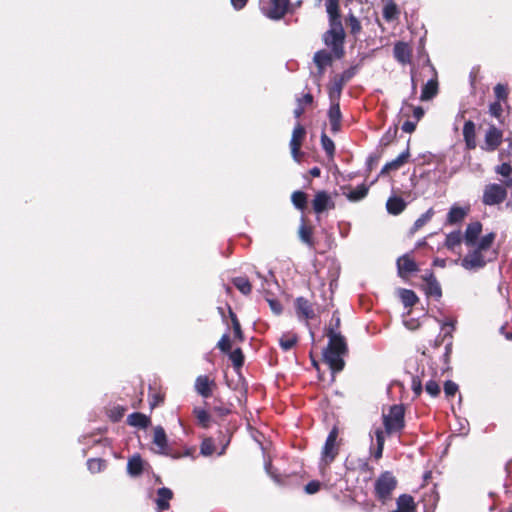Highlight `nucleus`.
I'll return each mask as SVG.
<instances>
[{
    "label": "nucleus",
    "mask_w": 512,
    "mask_h": 512,
    "mask_svg": "<svg viewBox=\"0 0 512 512\" xmlns=\"http://www.w3.org/2000/svg\"><path fill=\"white\" fill-rule=\"evenodd\" d=\"M327 336L329 338L328 346L323 352L325 363L329 366L332 374L343 370L345 366L344 356L348 352L345 338L330 328Z\"/></svg>",
    "instance_id": "f257e3e1"
},
{
    "label": "nucleus",
    "mask_w": 512,
    "mask_h": 512,
    "mask_svg": "<svg viewBox=\"0 0 512 512\" xmlns=\"http://www.w3.org/2000/svg\"><path fill=\"white\" fill-rule=\"evenodd\" d=\"M497 251L492 250L489 252V256L483 251L474 248L469 251L464 258L461 260V266L469 271H476L486 266L487 263L492 262L497 257Z\"/></svg>",
    "instance_id": "f03ea898"
},
{
    "label": "nucleus",
    "mask_w": 512,
    "mask_h": 512,
    "mask_svg": "<svg viewBox=\"0 0 512 512\" xmlns=\"http://www.w3.org/2000/svg\"><path fill=\"white\" fill-rule=\"evenodd\" d=\"M330 29L324 34L325 44L331 47L334 56L338 59L344 56V30L341 21L330 24Z\"/></svg>",
    "instance_id": "7ed1b4c3"
},
{
    "label": "nucleus",
    "mask_w": 512,
    "mask_h": 512,
    "mask_svg": "<svg viewBox=\"0 0 512 512\" xmlns=\"http://www.w3.org/2000/svg\"><path fill=\"white\" fill-rule=\"evenodd\" d=\"M356 73L357 67L352 66L344 70L340 75L333 77L328 91L331 102L339 101L344 85L349 82Z\"/></svg>",
    "instance_id": "20e7f679"
},
{
    "label": "nucleus",
    "mask_w": 512,
    "mask_h": 512,
    "mask_svg": "<svg viewBox=\"0 0 512 512\" xmlns=\"http://www.w3.org/2000/svg\"><path fill=\"white\" fill-rule=\"evenodd\" d=\"M383 424L385 432L392 434L404 427V409L401 405L390 407L389 413L383 415Z\"/></svg>",
    "instance_id": "39448f33"
},
{
    "label": "nucleus",
    "mask_w": 512,
    "mask_h": 512,
    "mask_svg": "<svg viewBox=\"0 0 512 512\" xmlns=\"http://www.w3.org/2000/svg\"><path fill=\"white\" fill-rule=\"evenodd\" d=\"M397 481L390 472L382 473L375 481L376 496L383 502L390 498L392 491L395 489Z\"/></svg>",
    "instance_id": "423d86ee"
},
{
    "label": "nucleus",
    "mask_w": 512,
    "mask_h": 512,
    "mask_svg": "<svg viewBox=\"0 0 512 512\" xmlns=\"http://www.w3.org/2000/svg\"><path fill=\"white\" fill-rule=\"evenodd\" d=\"M506 196V186L493 183L485 187L482 200L485 205L493 206L502 203Z\"/></svg>",
    "instance_id": "0eeeda50"
},
{
    "label": "nucleus",
    "mask_w": 512,
    "mask_h": 512,
    "mask_svg": "<svg viewBox=\"0 0 512 512\" xmlns=\"http://www.w3.org/2000/svg\"><path fill=\"white\" fill-rule=\"evenodd\" d=\"M338 437V429L334 427L328 434L325 444L322 448L321 460L325 465L330 464L338 454L336 440Z\"/></svg>",
    "instance_id": "6e6552de"
},
{
    "label": "nucleus",
    "mask_w": 512,
    "mask_h": 512,
    "mask_svg": "<svg viewBox=\"0 0 512 512\" xmlns=\"http://www.w3.org/2000/svg\"><path fill=\"white\" fill-rule=\"evenodd\" d=\"M289 0H270V7L262 8L263 14L272 20H280L287 12Z\"/></svg>",
    "instance_id": "1a4fd4ad"
},
{
    "label": "nucleus",
    "mask_w": 512,
    "mask_h": 512,
    "mask_svg": "<svg viewBox=\"0 0 512 512\" xmlns=\"http://www.w3.org/2000/svg\"><path fill=\"white\" fill-rule=\"evenodd\" d=\"M427 65L430 71L433 73V77L429 79L426 84L423 86L421 91L420 100L428 101L434 98L438 93V80L435 68L430 64V61L427 60Z\"/></svg>",
    "instance_id": "9d476101"
},
{
    "label": "nucleus",
    "mask_w": 512,
    "mask_h": 512,
    "mask_svg": "<svg viewBox=\"0 0 512 512\" xmlns=\"http://www.w3.org/2000/svg\"><path fill=\"white\" fill-rule=\"evenodd\" d=\"M305 133L306 132H305L304 127L300 123H297L293 129L292 137L290 140L291 154H292L293 159L296 162L300 161V148H301L302 139L304 138Z\"/></svg>",
    "instance_id": "9b49d317"
},
{
    "label": "nucleus",
    "mask_w": 512,
    "mask_h": 512,
    "mask_svg": "<svg viewBox=\"0 0 512 512\" xmlns=\"http://www.w3.org/2000/svg\"><path fill=\"white\" fill-rule=\"evenodd\" d=\"M502 137L503 134L501 130L495 126H490L485 133L484 145L482 146V149L489 152L496 150L502 142Z\"/></svg>",
    "instance_id": "f8f14e48"
},
{
    "label": "nucleus",
    "mask_w": 512,
    "mask_h": 512,
    "mask_svg": "<svg viewBox=\"0 0 512 512\" xmlns=\"http://www.w3.org/2000/svg\"><path fill=\"white\" fill-rule=\"evenodd\" d=\"M422 279L425 282L424 290L426 295L439 300L442 297V289L434 274L427 272L422 276Z\"/></svg>",
    "instance_id": "ddd939ff"
},
{
    "label": "nucleus",
    "mask_w": 512,
    "mask_h": 512,
    "mask_svg": "<svg viewBox=\"0 0 512 512\" xmlns=\"http://www.w3.org/2000/svg\"><path fill=\"white\" fill-rule=\"evenodd\" d=\"M312 207L315 213L320 214L327 209L333 208L334 202L326 191H319L315 194Z\"/></svg>",
    "instance_id": "4468645a"
},
{
    "label": "nucleus",
    "mask_w": 512,
    "mask_h": 512,
    "mask_svg": "<svg viewBox=\"0 0 512 512\" xmlns=\"http://www.w3.org/2000/svg\"><path fill=\"white\" fill-rule=\"evenodd\" d=\"M470 211V206H458L457 204H454L449 209V212L447 213L446 218V224L454 225L457 223H460L464 220V218L467 216V214Z\"/></svg>",
    "instance_id": "2eb2a0df"
},
{
    "label": "nucleus",
    "mask_w": 512,
    "mask_h": 512,
    "mask_svg": "<svg viewBox=\"0 0 512 512\" xmlns=\"http://www.w3.org/2000/svg\"><path fill=\"white\" fill-rule=\"evenodd\" d=\"M153 444L157 447L155 450L157 453L162 455L168 454V439L166 432L162 426H156L153 433Z\"/></svg>",
    "instance_id": "dca6fc26"
},
{
    "label": "nucleus",
    "mask_w": 512,
    "mask_h": 512,
    "mask_svg": "<svg viewBox=\"0 0 512 512\" xmlns=\"http://www.w3.org/2000/svg\"><path fill=\"white\" fill-rule=\"evenodd\" d=\"M481 232L482 224L479 221L469 223L464 232L465 244L469 247H474Z\"/></svg>",
    "instance_id": "f3484780"
},
{
    "label": "nucleus",
    "mask_w": 512,
    "mask_h": 512,
    "mask_svg": "<svg viewBox=\"0 0 512 512\" xmlns=\"http://www.w3.org/2000/svg\"><path fill=\"white\" fill-rule=\"evenodd\" d=\"M332 55L326 50H319L314 54L313 62L318 68V75L324 74L325 68L332 64Z\"/></svg>",
    "instance_id": "a211bd4d"
},
{
    "label": "nucleus",
    "mask_w": 512,
    "mask_h": 512,
    "mask_svg": "<svg viewBox=\"0 0 512 512\" xmlns=\"http://www.w3.org/2000/svg\"><path fill=\"white\" fill-rule=\"evenodd\" d=\"M329 122L331 125V131L336 133L340 130L341 127V111L339 106V101L331 102V106L328 111Z\"/></svg>",
    "instance_id": "6ab92c4d"
},
{
    "label": "nucleus",
    "mask_w": 512,
    "mask_h": 512,
    "mask_svg": "<svg viewBox=\"0 0 512 512\" xmlns=\"http://www.w3.org/2000/svg\"><path fill=\"white\" fill-rule=\"evenodd\" d=\"M393 52H394V57L398 62H400L402 64L410 63L412 51L407 43H405V42L396 43L394 46Z\"/></svg>",
    "instance_id": "aec40b11"
},
{
    "label": "nucleus",
    "mask_w": 512,
    "mask_h": 512,
    "mask_svg": "<svg viewBox=\"0 0 512 512\" xmlns=\"http://www.w3.org/2000/svg\"><path fill=\"white\" fill-rule=\"evenodd\" d=\"M397 268L400 276L418 271L417 264L407 254L398 258Z\"/></svg>",
    "instance_id": "412c9836"
},
{
    "label": "nucleus",
    "mask_w": 512,
    "mask_h": 512,
    "mask_svg": "<svg viewBox=\"0 0 512 512\" xmlns=\"http://www.w3.org/2000/svg\"><path fill=\"white\" fill-rule=\"evenodd\" d=\"M214 384L213 381L209 380V378L205 375H200L196 378L195 381V390L199 395L204 398H208L212 394L211 386Z\"/></svg>",
    "instance_id": "4be33fe9"
},
{
    "label": "nucleus",
    "mask_w": 512,
    "mask_h": 512,
    "mask_svg": "<svg viewBox=\"0 0 512 512\" xmlns=\"http://www.w3.org/2000/svg\"><path fill=\"white\" fill-rule=\"evenodd\" d=\"M410 156L409 148L403 151L396 159L386 163L380 171V175L386 174L391 170H398L408 160Z\"/></svg>",
    "instance_id": "5701e85b"
},
{
    "label": "nucleus",
    "mask_w": 512,
    "mask_h": 512,
    "mask_svg": "<svg viewBox=\"0 0 512 512\" xmlns=\"http://www.w3.org/2000/svg\"><path fill=\"white\" fill-rule=\"evenodd\" d=\"M295 304L298 315L304 317L306 320L312 319L314 317L315 314L313 307L307 299L298 297L295 301Z\"/></svg>",
    "instance_id": "b1692460"
},
{
    "label": "nucleus",
    "mask_w": 512,
    "mask_h": 512,
    "mask_svg": "<svg viewBox=\"0 0 512 512\" xmlns=\"http://www.w3.org/2000/svg\"><path fill=\"white\" fill-rule=\"evenodd\" d=\"M463 137L466 147L469 150L474 149L476 147L475 124L473 121L468 120L465 122L463 127Z\"/></svg>",
    "instance_id": "393cba45"
},
{
    "label": "nucleus",
    "mask_w": 512,
    "mask_h": 512,
    "mask_svg": "<svg viewBox=\"0 0 512 512\" xmlns=\"http://www.w3.org/2000/svg\"><path fill=\"white\" fill-rule=\"evenodd\" d=\"M172 497L173 492L169 488L162 487L158 489L156 504L160 512L169 508V501L172 499Z\"/></svg>",
    "instance_id": "a878e982"
},
{
    "label": "nucleus",
    "mask_w": 512,
    "mask_h": 512,
    "mask_svg": "<svg viewBox=\"0 0 512 512\" xmlns=\"http://www.w3.org/2000/svg\"><path fill=\"white\" fill-rule=\"evenodd\" d=\"M392 512H415V504L412 496L403 494L397 499V509Z\"/></svg>",
    "instance_id": "bb28decb"
},
{
    "label": "nucleus",
    "mask_w": 512,
    "mask_h": 512,
    "mask_svg": "<svg viewBox=\"0 0 512 512\" xmlns=\"http://www.w3.org/2000/svg\"><path fill=\"white\" fill-rule=\"evenodd\" d=\"M143 471V461L139 455L132 456L127 463V472L130 476H139Z\"/></svg>",
    "instance_id": "cd10ccee"
},
{
    "label": "nucleus",
    "mask_w": 512,
    "mask_h": 512,
    "mask_svg": "<svg viewBox=\"0 0 512 512\" xmlns=\"http://www.w3.org/2000/svg\"><path fill=\"white\" fill-rule=\"evenodd\" d=\"M127 423L133 427L146 428L150 424V418L142 413L134 412L128 416Z\"/></svg>",
    "instance_id": "c85d7f7f"
},
{
    "label": "nucleus",
    "mask_w": 512,
    "mask_h": 512,
    "mask_svg": "<svg viewBox=\"0 0 512 512\" xmlns=\"http://www.w3.org/2000/svg\"><path fill=\"white\" fill-rule=\"evenodd\" d=\"M406 207V203L400 197H390L386 202L387 211L390 214L398 215L400 214Z\"/></svg>",
    "instance_id": "c756f323"
},
{
    "label": "nucleus",
    "mask_w": 512,
    "mask_h": 512,
    "mask_svg": "<svg viewBox=\"0 0 512 512\" xmlns=\"http://www.w3.org/2000/svg\"><path fill=\"white\" fill-rule=\"evenodd\" d=\"M462 240H464V236H462L460 230L450 232L446 235L445 246L449 250L453 251L457 246L461 244Z\"/></svg>",
    "instance_id": "7c9ffc66"
},
{
    "label": "nucleus",
    "mask_w": 512,
    "mask_h": 512,
    "mask_svg": "<svg viewBox=\"0 0 512 512\" xmlns=\"http://www.w3.org/2000/svg\"><path fill=\"white\" fill-rule=\"evenodd\" d=\"M298 342V336L295 333H284L279 339V345L283 351H288Z\"/></svg>",
    "instance_id": "2f4dec72"
},
{
    "label": "nucleus",
    "mask_w": 512,
    "mask_h": 512,
    "mask_svg": "<svg viewBox=\"0 0 512 512\" xmlns=\"http://www.w3.org/2000/svg\"><path fill=\"white\" fill-rule=\"evenodd\" d=\"M375 440H376V449L373 452V456L376 460L380 459L382 457L384 443H385V436L384 431L381 428H377L374 431Z\"/></svg>",
    "instance_id": "473e14b6"
},
{
    "label": "nucleus",
    "mask_w": 512,
    "mask_h": 512,
    "mask_svg": "<svg viewBox=\"0 0 512 512\" xmlns=\"http://www.w3.org/2000/svg\"><path fill=\"white\" fill-rule=\"evenodd\" d=\"M495 233L491 232L486 235H484L479 242H476L475 248L479 249L480 251H483L486 254H489V248L493 244L495 240Z\"/></svg>",
    "instance_id": "72a5a7b5"
},
{
    "label": "nucleus",
    "mask_w": 512,
    "mask_h": 512,
    "mask_svg": "<svg viewBox=\"0 0 512 512\" xmlns=\"http://www.w3.org/2000/svg\"><path fill=\"white\" fill-rule=\"evenodd\" d=\"M326 11L330 18V24L340 21L338 12V0H326Z\"/></svg>",
    "instance_id": "f704fd0d"
},
{
    "label": "nucleus",
    "mask_w": 512,
    "mask_h": 512,
    "mask_svg": "<svg viewBox=\"0 0 512 512\" xmlns=\"http://www.w3.org/2000/svg\"><path fill=\"white\" fill-rule=\"evenodd\" d=\"M399 15V10L397 5L393 2V0H388L383 8V17L386 21H392L396 19Z\"/></svg>",
    "instance_id": "c9c22d12"
},
{
    "label": "nucleus",
    "mask_w": 512,
    "mask_h": 512,
    "mask_svg": "<svg viewBox=\"0 0 512 512\" xmlns=\"http://www.w3.org/2000/svg\"><path fill=\"white\" fill-rule=\"evenodd\" d=\"M400 298L405 307H412L418 301V297L415 292L409 289H401Z\"/></svg>",
    "instance_id": "e433bc0d"
},
{
    "label": "nucleus",
    "mask_w": 512,
    "mask_h": 512,
    "mask_svg": "<svg viewBox=\"0 0 512 512\" xmlns=\"http://www.w3.org/2000/svg\"><path fill=\"white\" fill-rule=\"evenodd\" d=\"M368 193V187L365 184H361L357 186L355 189L349 191L347 194V198L350 201H360L362 200Z\"/></svg>",
    "instance_id": "4c0bfd02"
},
{
    "label": "nucleus",
    "mask_w": 512,
    "mask_h": 512,
    "mask_svg": "<svg viewBox=\"0 0 512 512\" xmlns=\"http://www.w3.org/2000/svg\"><path fill=\"white\" fill-rule=\"evenodd\" d=\"M291 201L297 209L304 210L307 205V196L303 191H294L291 196Z\"/></svg>",
    "instance_id": "58836bf2"
},
{
    "label": "nucleus",
    "mask_w": 512,
    "mask_h": 512,
    "mask_svg": "<svg viewBox=\"0 0 512 512\" xmlns=\"http://www.w3.org/2000/svg\"><path fill=\"white\" fill-rule=\"evenodd\" d=\"M512 172V167L509 163H502L501 165L496 167V173L506 178L504 181V185L506 187L512 186V178H510V174Z\"/></svg>",
    "instance_id": "ea45409f"
},
{
    "label": "nucleus",
    "mask_w": 512,
    "mask_h": 512,
    "mask_svg": "<svg viewBox=\"0 0 512 512\" xmlns=\"http://www.w3.org/2000/svg\"><path fill=\"white\" fill-rule=\"evenodd\" d=\"M235 287L244 295H248L251 292L252 286L248 278L236 277L233 279Z\"/></svg>",
    "instance_id": "a19ab883"
},
{
    "label": "nucleus",
    "mask_w": 512,
    "mask_h": 512,
    "mask_svg": "<svg viewBox=\"0 0 512 512\" xmlns=\"http://www.w3.org/2000/svg\"><path fill=\"white\" fill-rule=\"evenodd\" d=\"M434 210L429 208L425 213H423L413 224L412 232H415L422 228L425 224H427L433 217Z\"/></svg>",
    "instance_id": "79ce46f5"
},
{
    "label": "nucleus",
    "mask_w": 512,
    "mask_h": 512,
    "mask_svg": "<svg viewBox=\"0 0 512 512\" xmlns=\"http://www.w3.org/2000/svg\"><path fill=\"white\" fill-rule=\"evenodd\" d=\"M105 466V461L100 458H92L87 461V468L91 473H99Z\"/></svg>",
    "instance_id": "37998d69"
},
{
    "label": "nucleus",
    "mask_w": 512,
    "mask_h": 512,
    "mask_svg": "<svg viewBox=\"0 0 512 512\" xmlns=\"http://www.w3.org/2000/svg\"><path fill=\"white\" fill-rule=\"evenodd\" d=\"M321 145L326 154L332 158L335 153V145L332 139H330L325 133L321 135Z\"/></svg>",
    "instance_id": "c03bdc74"
},
{
    "label": "nucleus",
    "mask_w": 512,
    "mask_h": 512,
    "mask_svg": "<svg viewBox=\"0 0 512 512\" xmlns=\"http://www.w3.org/2000/svg\"><path fill=\"white\" fill-rule=\"evenodd\" d=\"M194 414L202 427H208L210 422V415L205 409L196 407L194 409Z\"/></svg>",
    "instance_id": "a18cd8bd"
},
{
    "label": "nucleus",
    "mask_w": 512,
    "mask_h": 512,
    "mask_svg": "<svg viewBox=\"0 0 512 512\" xmlns=\"http://www.w3.org/2000/svg\"><path fill=\"white\" fill-rule=\"evenodd\" d=\"M229 357L235 368H240L244 363V355L240 348L235 349L234 351L229 352Z\"/></svg>",
    "instance_id": "49530a36"
},
{
    "label": "nucleus",
    "mask_w": 512,
    "mask_h": 512,
    "mask_svg": "<svg viewBox=\"0 0 512 512\" xmlns=\"http://www.w3.org/2000/svg\"><path fill=\"white\" fill-rule=\"evenodd\" d=\"M398 132L397 127H391L387 130V132L381 137L380 144L383 146L389 145L393 139L396 137Z\"/></svg>",
    "instance_id": "de8ad7c7"
},
{
    "label": "nucleus",
    "mask_w": 512,
    "mask_h": 512,
    "mask_svg": "<svg viewBox=\"0 0 512 512\" xmlns=\"http://www.w3.org/2000/svg\"><path fill=\"white\" fill-rule=\"evenodd\" d=\"M229 313H230V317H231V321H232L234 336H235V338L239 339V341H242L243 333L241 330V325L237 319V316L231 310L229 311Z\"/></svg>",
    "instance_id": "09e8293b"
},
{
    "label": "nucleus",
    "mask_w": 512,
    "mask_h": 512,
    "mask_svg": "<svg viewBox=\"0 0 512 512\" xmlns=\"http://www.w3.org/2000/svg\"><path fill=\"white\" fill-rule=\"evenodd\" d=\"M217 348L220 349L224 353H229L231 350V344L228 334L222 335L220 340L217 343Z\"/></svg>",
    "instance_id": "8fccbe9b"
},
{
    "label": "nucleus",
    "mask_w": 512,
    "mask_h": 512,
    "mask_svg": "<svg viewBox=\"0 0 512 512\" xmlns=\"http://www.w3.org/2000/svg\"><path fill=\"white\" fill-rule=\"evenodd\" d=\"M426 392L432 397H436L440 393V386L434 380H429L425 385Z\"/></svg>",
    "instance_id": "3c124183"
},
{
    "label": "nucleus",
    "mask_w": 512,
    "mask_h": 512,
    "mask_svg": "<svg viewBox=\"0 0 512 512\" xmlns=\"http://www.w3.org/2000/svg\"><path fill=\"white\" fill-rule=\"evenodd\" d=\"M299 236L302 242L312 245L311 231L305 225H301L299 228Z\"/></svg>",
    "instance_id": "603ef678"
},
{
    "label": "nucleus",
    "mask_w": 512,
    "mask_h": 512,
    "mask_svg": "<svg viewBox=\"0 0 512 512\" xmlns=\"http://www.w3.org/2000/svg\"><path fill=\"white\" fill-rule=\"evenodd\" d=\"M214 451L213 442L210 439H205L200 447V452L204 456H210Z\"/></svg>",
    "instance_id": "864d4df0"
},
{
    "label": "nucleus",
    "mask_w": 512,
    "mask_h": 512,
    "mask_svg": "<svg viewBox=\"0 0 512 512\" xmlns=\"http://www.w3.org/2000/svg\"><path fill=\"white\" fill-rule=\"evenodd\" d=\"M348 24H349L352 34L356 35L360 32L361 24H360L359 20L354 15L351 14L349 16Z\"/></svg>",
    "instance_id": "5fc2aeb1"
},
{
    "label": "nucleus",
    "mask_w": 512,
    "mask_h": 512,
    "mask_svg": "<svg viewBox=\"0 0 512 512\" xmlns=\"http://www.w3.org/2000/svg\"><path fill=\"white\" fill-rule=\"evenodd\" d=\"M457 391H458V385L455 382H453L451 380H448L445 382L444 393L446 396H448V397L454 396Z\"/></svg>",
    "instance_id": "6e6d98bb"
},
{
    "label": "nucleus",
    "mask_w": 512,
    "mask_h": 512,
    "mask_svg": "<svg viewBox=\"0 0 512 512\" xmlns=\"http://www.w3.org/2000/svg\"><path fill=\"white\" fill-rule=\"evenodd\" d=\"M494 93L498 100H504L507 97V88L502 84H497L494 87Z\"/></svg>",
    "instance_id": "4d7b16f0"
},
{
    "label": "nucleus",
    "mask_w": 512,
    "mask_h": 512,
    "mask_svg": "<svg viewBox=\"0 0 512 512\" xmlns=\"http://www.w3.org/2000/svg\"><path fill=\"white\" fill-rule=\"evenodd\" d=\"M319 489H320V482L315 481V480L310 481L304 487V490L307 494H314V493L318 492Z\"/></svg>",
    "instance_id": "13d9d810"
},
{
    "label": "nucleus",
    "mask_w": 512,
    "mask_h": 512,
    "mask_svg": "<svg viewBox=\"0 0 512 512\" xmlns=\"http://www.w3.org/2000/svg\"><path fill=\"white\" fill-rule=\"evenodd\" d=\"M267 301L274 314L279 315L282 313L283 308L279 301L275 299H268Z\"/></svg>",
    "instance_id": "bf43d9fd"
},
{
    "label": "nucleus",
    "mask_w": 512,
    "mask_h": 512,
    "mask_svg": "<svg viewBox=\"0 0 512 512\" xmlns=\"http://www.w3.org/2000/svg\"><path fill=\"white\" fill-rule=\"evenodd\" d=\"M489 111H490L491 115H493L497 118L500 117V115L502 113L501 104L499 102L492 103L489 107Z\"/></svg>",
    "instance_id": "052dcab7"
},
{
    "label": "nucleus",
    "mask_w": 512,
    "mask_h": 512,
    "mask_svg": "<svg viewBox=\"0 0 512 512\" xmlns=\"http://www.w3.org/2000/svg\"><path fill=\"white\" fill-rule=\"evenodd\" d=\"M416 123L415 121H410V120H407L403 123L402 125V131L406 132V133H412L415 131L416 129Z\"/></svg>",
    "instance_id": "680f3d73"
},
{
    "label": "nucleus",
    "mask_w": 512,
    "mask_h": 512,
    "mask_svg": "<svg viewBox=\"0 0 512 512\" xmlns=\"http://www.w3.org/2000/svg\"><path fill=\"white\" fill-rule=\"evenodd\" d=\"M409 108L413 110V116L415 118V122H418L424 115V110L422 107H412L411 105H407Z\"/></svg>",
    "instance_id": "e2e57ef3"
},
{
    "label": "nucleus",
    "mask_w": 512,
    "mask_h": 512,
    "mask_svg": "<svg viewBox=\"0 0 512 512\" xmlns=\"http://www.w3.org/2000/svg\"><path fill=\"white\" fill-rule=\"evenodd\" d=\"M265 470L267 472V474L276 482V483H280V480L278 478V476L276 474H274V472H272V465L270 462H267L265 463Z\"/></svg>",
    "instance_id": "0e129e2a"
},
{
    "label": "nucleus",
    "mask_w": 512,
    "mask_h": 512,
    "mask_svg": "<svg viewBox=\"0 0 512 512\" xmlns=\"http://www.w3.org/2000/svg\"><path fill=\"white\" fill-rule=\"evenodd\" d=\"M456 320H447L442 324V329H445L446 327H450V331L445 333V336L449 335L451 336L452 331L455 329Z\"/></svg>",
    "instance_id": "69168bd1"
},
{
    "label": "nucleus",
    "mask_w": 512,
    "mask_h": 512,
    "mask_svg": "<svg viewBox=\"0 0 512 512\" xmlns=\"http://www.w3.org/2000/svg\"><path fill=\"white\" fill-rule=\"evenodd\" d=\"M248 0H231V4L235 10H241L246 4Z\"/></svg>",
    "instance_id": "338daca9"
},
{
    "label": "nucleus",
    "mask_w": 512,
    "mask_h": 512,
    "mask_svg": "<svg viewBox=\"0 0 512 512\" xmlns=\"http://www.w3.org/2000/svg\"><path fill=\"white\" fill-rule=\"evenodd\" d=\"M294 116L299 118L304 113V107L302 106V100H297V107L294 109Z\"/></svg>",
    "instance_id": "774afa93"
}]
</instances>
